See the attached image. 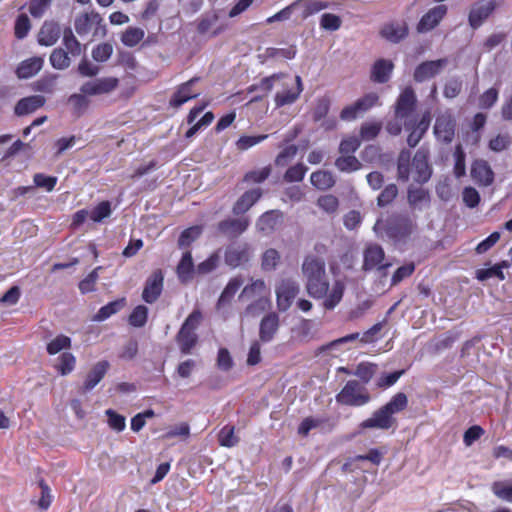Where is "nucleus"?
Masks as SVG:
<instances>
[{"label":"nucleus","instance_id":"30","mask_svg":"<svg viewBox=\"0 0 512 512\" xmlns=\"http://www.w3.org/2000/svg\"><path fill=\"white\" fill-rule=\"evenodd\" d=\"M45 103V98L41 95H32L18 101L15 106V114L18 116L33 113Z\"/></svg>","mask_w":512,"mask_h":512},{"label":"nucleus","instance_id":"41","mask_svg":"<svg viewBox=\"0 0 512 512\" xmlns=\"http://www.w3.org/2000/svg\"><path fill=\"white\" fill-rule=\"evenodd\" d=\"M335 166L342 172H353L361 168V163L353 155L342 154L336 159Z\"/></svg>","mask_w":512,"mask_h":512},{"label":"nucleus","instance_id":"50","mask_svg":"<svg viewBox=\"0 0 512 512\" xmlns=\"http://www.w3.org/2000/svg\"><path fill=\"white\" fill-rule=\"evenodd\" d=\"M318 207L327 214H334L339 207L338 198L331 194L320 196L317 200Z\"/></svg>","mask_w":512,"mask_h":512},{"label":"nucleus","instance_id":"28","mask_svg":"<svg viewBox=\"0 0 512 512\" xmlns=\"http://www.w3.org/2000/svg\"><path fill=\"white\" fill-rule=\"evenodd\" d=\"M279 327V316L276 313H269L260 323L259 336L263 342L273 339Z\"/></svg>","mask_w":512,"mask_h":512},{"label":"nucleus","instance_id":"36","mask_svg":"<svg viewBox=\"0 0 512 512\" xmlns=\"http://www.w3.org/2000/svg\"><path fill=\"white\" fill-rule=\"evenodd\" d=\"M261 197V190L259 188L245 192L240 199L235 203L233 212L235 214L245 213L249 208L258 201Z\"/></svg>","mask_w":512,"mask_h":512},{"label":"nucleus","instance_id":"59","mask_svg":"<svg viewBox=\"0 0 512 512\" xmlns=\"http://www.w3.org/2000/svg\"><path fill=\"white\" fill-rule=\"evenodd\" d=\"M511 145V138L508 134H498L489 141V149L493 152H502Z\"/></svg>","mask_w":512,"mask_h":512},{"label":"nucleus","instance_id":"17","mask_svg":"<svg viewBox=\"0 0 512 512\" xmlns=\"http://www.w3.org/2000/svg\"><path fill=\"white\" fill-rule=\"evenodd\" d=\"M381 329H382V325L380 323H377V324L373 325L370 329H368L366 332H364L363 334L356 332V333H351L349 335L340 337L336 340H333L325 346V349L333 350L340 345L354 342L356 340H359L361 343H365V344L373 342L374 335L377 334Z\"/></svg>","mask_w":512,"mask_h":512},{"label":"nucleus","instance_id":"2","mask_svg":"<svg viewBox=\"0 0 512 512\" xmlns=\"http://www.w3.org/2000/svg\"><path fill=\"white\" fill-rule=\"evenodd\" d=\"M302 273L306 278V288L310 296L322 298L328 292L325 279V263L315 256H307L302 264Z\"/></svg>","mask_w":512,"mask_h":512},{"label":"nucleus","instance_id":"58","mask_svg":"<svg viewBox=\"0 0 512 512\" xmlns=\"http://www.w3.org/2000/svg\"><path fill=\"white\" fill-rule=\"evenodd\" d=\"M106 416L108 417V425L111 429L121 432L126 427V419L123 415L116 413L112 409H108L105 411Z\"/></svg>","mask_w":512,"mask_h":512},{"label":"nucleus","instance_id":"39","mask_svg":"<svg viewBox=\"0 0 512 512\" xmlns=\"http://www.w3.org/2000/svg\"><path fill=\"white\" fill-rule=\"evenodd\" d=\"M68 103L72 106L74 115L77 117L82 116L90 105L89 97L83 92L71 94L68 98Z\"/></svg>","mask_w":512,"mask_h":512},{"label":"nucleus","instance_id":"20","mask_svg":"<svg viewBox=\"0 0 512 512\" xmlns=\"http://www.w3.org/2000/svg\"><path fill=\"white\" fill-rule=\"evenodd\" d=\"M396 420L383 407L376 410L372 416L359 425L361 429H382L387 430L394 426Z\"/></svg>","mask_w":512,"mask_h":512},{"label":"nucleus","instance_id":"63","mask_svg":"<svg viewBox=\"0 0 512 512\" xmlns=\"http://www.w3.org/2000/svg\"><path fill=\"white\" fill-rule=\"evenodd\" d=\"M375 371L376 365L368 362H362L357 366L354 375L360 378L363 382L368 383L373 377Z\"/></svg>","mask_w":512,"mask_h":512},{"label":"nucleus","instance_id":"37","mask_svg":"<svg viewBox=\"0 0 512 512\" xmlns=\"http://www.w3.org/2000/svg\"><path fill=\"white\" fill-rule=\"evenodd\" d=\"M242 284L243 280L240 276L230 279L218 299L217 307L221 308L226 304H229Z\"/></svg>","mask_w":512,"mask_h":512},{"label":"nucleus","instance_id":"10","mask_svg":"<svg viewBox=\"0 0 512 512\" xmlns=\"http://www.w3.org/2000/svg\"><path fill=\"white\" fill-rule=\"evenodd\" d=\"M283 90L278 91L275 95L274 101L277 107L291 105L299 98L303 91V83L300 76L295 77V84L287 76L282 81Z\"/></svg>","mask_w":512,"mask_h":512},{"label":"nucleus","instance_id":"62","mask_svg":"<svg viewBox=\"0 0 512 512\" xmlns=\"http://www.w3.org/2000/svg\"><path fill=\"white\" fill-rule=\"evenodd\" d=\"M219 261H220L219 253L215 252L212 255H210L206 260L201 262L197 266L196 271L199 274H208V273L214 271L218 267Z\"/></svg>","mask_w":512,"mask_h":512},{"label":"nucleus","instance_id":"47","mask_svg":"<svg viewBox=\"0 0 512 512\" xmlns=\"http://www.w3.org/2000/svg\"><path fill=\"white\" fill-rule=\"evenodd\" d=\"M71 347V339L65 335H58L47 344V352L49 355H55L62 350Z\"/></svg>","mask_w":512,"mask_h":512},{"label":"nucleus","instance_id":"60","mask_svg":"<svg viewBox=\"0 0 512 512\" xmlns=\"http://www.w3.org/2000/svg\"><path fill=\"white\" fill-rule=\"evenodd\" d=\"M397 194L398 188L395 184L387 185L377 198L378 206H387L396 198Z\"/></svg>","mask_w":512,"mask_h":512},{"label":"nucleus","instance_id":"27","mask_svg":"<svg viewBox=\"0 0 512 512\" xmlns=\"http://www.w3.org/2000/svg\"><path fill=\"white\" fill-rule=\"evenodd\" d=\"M283 215L281 212L272 210L265 212L258 220L257 227L260 231L269 234L282 224Z\"/></svg>","mask_w":512,"mask_h":512},{"label":"nucleus","instance_id":"21","mask_svg":"<svg viewBox=\"0 0 512 512\" xmlns=\"http://www.w3.org/2000/svg\"><path fill=\"white\" fill-rule=\"evenodd\" d=\"M471 177L478 185L487 187L494 181V172L487 161L478 159L472 163Z\"/></svg>","mask_w":512,"mask_h":512},{"label":"nucleus","instance_id":"61","mask_svg":"<svg viewBox=\"0 0 512 512\" xmlns=\"http://www.w3.org/2000/svg\"><path fill=\"white\" fill-rule=\"evenodd\" d=\"M341 18L335 14L325 13L321 16L320 26L324 30L336 31L341 27Z\"/></svg>","mask_w":512,"mask_h":512},{"label":"nucleus","instance_id":"40","mask_svg":"<svg viewBox=\"0 0 512 512\" xmlns=\"http://www.w3.org/2000/svg\"><path fill=\"white\" fill-rule=\"evenodd\" d=\"M125 305L124 299L112 301L107 305L101 307L99 311L94 315L93 320L97 322L104 321L110 316L120 311Z\"/></svg>","mask_w":512,"mask_h":512},{"label":"nucleus","instance_id":"64","mask_svg":"<svg viewBox=\"0 0 512 512\" xmlns=\"http://www.w3.org/2000/svg\"><path fill=\"white\" fill-rule=\"evenodd\" d=\"M113 53V47L109 43L97 45L92 51V57L97 62L107 61Z\"/></svg>","mask_w":512,"mask_h":512},{"label":"nucleus","instance_id":"1","mask_svg":"<svg viewBox=\"0 0 512 512\" xmlns=\"http://www.w3.org/2000/svg\"><path fill=\"white\" fill-rule=\"evenodd\" d=\"M432 176V166L429 163V150L425 147L419 148L411 163V153L402 150L397 161L398 180L407 182L412 178L415 182L423 184L429 181Z\"/></svg>","mask_w":512,"mask_h":512},{"label":"nucleus","instance_id":"19","mask_svg":"<svg viewBox=\"0 0 512 512\" xmlns=\"http://www.w3.org/2000/svg\"><path fill=\"white\" fill-rule=\"evenodd\" d=\"M384 257L385 254L381 246L377 244H369L364 251L363 268L365 270H382L391 266L390 263H383Z\"/></svg>","mask_w":512,"mask_h":512},{"label":"nucleus","instance_id":"18","mask_svg":"<svg viewBox=\"0 0 512 512\" xmlns=\"http://www.w3.org/2000/svg\"><path fill=\"white\" fill-rule=\"evenodd\" d=\"M164 275L162 270H155L146 280L142 298L147 303H154L163 289Z\"/></svg>","mask_w":512,"mask_h":512},{"label":"nucleus","instance_id":"22","mask_svg":"<svg viewBox=\"0 0 512 512\" xmlns=\"http://www.w3.org/2000/svg\"><path fill=\"white\" fill-rule=\"evenodd\" d=\"M430 125V113L423 114L421 119L414 124H405V128L409 131L407 137V144L414 148L421 141Z\"/></svg>","mask_w":512,"mask_h":512},{"label":"nucleus","instance_id":"3","mask_svg":"<svg viewBox=\"0 0 512 512\" xmlns=\"http://www.w3.org/2000/svg\"><path fill=\"white\" fill-rule=\"evenodd\" d=\"M375 233L381 237H387L395 243L405 241L415 229V223L402 216L391 217L387 221L379 219L374 227Z\"/></svg>","mask_w":512,"mask_h":512},{"label":"nucleus","instance_id":"16","mask_svg":"<svg viewBox=\"0 0 512 512\" xmlns=\"http://www.w3.org/2000/svg\"><path fill=\"white\" fill-rule=\"evenodd\" d=\"M101 17L98 13H84L76 17L74 26L77 34L81 37L91 33L96 34L101 24Z\"/></svg>","mask_w":512,"mask_h":512},{"label":"nucleus","instance_id":"35","mask_svg":"<svg viewBox=\"0 0 512 512\" xmlns=\"http://www.w3.org/2000/svg\"><path fill=\"white\" fill-rule=\"evenodd\" d=\"M195 267L192 259V255L190 251H186L178 266H177V275L179 280L182 283H188L192 280L194 275Z\"/></svg>","mask_w":512,"mask_h":512},{"label":"nucleus","instance_id":"38","mask_svg":"<svg viewBox=\"0 0 512 512\" xmlns=\"http://www.w3.org/2000/svg\"><path fill=\"white\" fill-rule=\"evenodd\" d=\"M311 184L319 190H328L335 184L334 176L331 172L318 170L310 176Z\"/></svg>","mask_w":512,"mask_h":512},{"label":"nucleus","instance_id":"4","mask_svg":"<svg viewBox=\"0 0 512 512\" xmlns=\"http://www.w3.org/2000/svg\"><path fill=\"white\" fill-rule=\"evenodd\" d=\"M240 300L256 299L246 308V314L256 315L264 311L270 304L269 289L264 280L255 279L244 286L239 295Z\"/></svg>","mask_w":512,"mask_h":512},{"label":"nucleus","instance_id":"25","mask_svg":"<svg viewBox=\"0 0 512 512\" xmlns=\"http://www.w3.org/2000/svg\"><path fill=\"white\" fill-rule=\"evenodd\" d=\"M294 10L300 11V16L303 19L308 18L324 9L330 7L328 1L323 0H296L293 2Z\"/></svg>","mask_w":512,"mask_h":512},{"label":"nucleus","instance_id":"26","mask_svg":"<svg viewBox=\"0 0 512 512\" xmlns=\"http://www.w3.org/2000/svg\"><path fill=\"white\" fill-rule=\"evenodd\" d=\"M249 226V220L246 217L238 219H229L219 223L218 230L228 236L237 237L242 234Z\"/></svg>","mask_w":512,"mask_h":512},{"label":"nucleus","instance_id":"45","mask_svg":"<svg viewBox=\"0 0 512 512\" xmlns=\"http://www.w3.org/2000/svg\"><path fill=\"white\" fill-rule=\"evenodd\" d=\"M201 233V226H192L185 229L178 239V246L181 249L189 247L196 239L199 238Z\"/></svg>","mask_w":512,"mask_h":512},{"label":"nucleus","instance_id":"48","mask_svg":"<svg viewBox=\"0 0 512 512\" xmlns=\"http://www.w3.org/2000/svg\"><path fill=\"white\" fill-rule=\"evenodd\" d=\"M491 490L499 499L512 503V484L505 481H496Z\"/></svg>","mask_w":512,"mask_h":512},{"label":"nucleus","instance_id":"9","mask_svg":"<svg viewBox=\"0 0 512 512\" xmlns=\"http://www.w3.org/2000/svg\"><path fill=\"white\" fill-rule=\"evenodd\" d=\"M456 122L449 110L439 111L435 124L433 127V133L436 139L443 143L452 142L455 135Z\"/></svg>","mask_w":512,"mask_h":512},{"label":"nucleus","instance_id":"33","mask_svg":"<svg viewBox=\"0 0 512 512\" xmlns=\"http://www.w3.org/2000/svg\"><path fill=\"white\" fill-rule=\"evenodd\" d=\"M43 66V60L40 57H33L24 60L16 69V74L20 79H28L36 75Z\"/></svg>","mask_w":512,"mask_h":512},{"label":"nucleus","instance_id":"6","mask_svg":"<svg viewBox=\"0 0 512 512\" xmlns=\"http://www.w3.org/2000/svg\"><path fill=\"white\" fill-rule=\"evenodd\" d=\"M336 400L339 404L348 406H363L370 400L365 387L355 380L348 381L342 390L337 394Z\"/></svg>","mask_w":512,"mask_h":512},{"label":"nucleus","instance_id":"43","mask_svg":"<svg viewBox=\"0 0 512 512\" xmlns=\"http://www.w3.org/2000/svg\"><path fill=\"white\" fill-rule=\"evenodd\" d=\"M408 404L407 396L404 393L395 394L383 408L393 417L394 414L403 411Z\"/></svg>","mask_w":512,"mask_h":512},{"label":"nucleus","instance_id":"5","mask_svg":"<svg viewBox=\"0 0 512 512\" xmlns=\"http://www.w3.org/2000/svg\"><path fill=\"white\" fill-rule=\"evenodd\" d=\"M202 320V313L194 310L182 324L178 334L177 342L183 354H189L197 343V334L195 330Z\"/></svg>","mask_w":512,"mask_h":512},{"label":"nucleus","instance_id":"11","mask_svg":"<svg viewBox=\"0 0 512 512\" xmlns=\"http://www.w3.org/2000/svg\"><path fill=\"white\" fill-rule=\"evenodd\" d=\"M448 7L445 4H438L428 9L419 19L416 30L418 33H428L435 29L446 17Z\"/></svg>","mask_w":512,"mask_h":512},{"label":"nucleus","instance_id":"57","mask_svg":"<svg viewBox=\"0 0 512 512\" xmlns=\"http://www.w3.org/2000/svg\"><path fill=\"white\" fill-rule=\"evenodd\" d=\"M148 317V308L143 305H139L134 308L130 317L129 323L134 327H142L145 325Z\"/></svg>","mask_w":512,"mask_h":512},{"label":"nucleus","instance_id":"8","mask_svg":"<svg viewBox=\"0 0 512 512\" xmlns=\"http://www.w3.org/2000/svg\"><path fill=\"white\" fill-rule=\"evenodd\" d=\"M501 4V0H477L470 8L468 15L469 25L473 29L479 28Z\"/></svg>","mask_w":512,"mask_h":512},{"label":"nucleus","instance_id":"34","mask_svg":"<svg viewBox=\"0 0 512 512\" xmlns=\"http://www.w3.org/2000/svg\"><path fill=\"white\" fill-rule=\"evenodd\" d=\"M393 63L390 60L379 59L377 60L371 72V78L373 81L378 83H385L390 78V75L393 70Z\"/></svg>","mask_w":512,"mask_h":512},{"label":"nucleus","instance_id":"13","mask_svg":"<svg viewBox=\"0 0 512 512\" xmlns=\"http://www.w3.org/2000/svg\"><path fill=\"white\" fill-rule=\"evenodd\" d=\"M448 65V59L426 61L418 65L414 71V80L423 82L441 73Z\"/></svg>","mask_w":512,"mask_h":512},{"label":"nucleus","instance_id":"49","mask_svg":"<svg viewBox=\"0 0 512 512\" xmlns=\"http://www.w3.org/2000/svg\"><path fill=\"white\" fill-rule=\"evenodd\" d=\"M76 364V358L72 353L64 352L59 357V363L56 365V369L61 375H67L71 373Z\"/></svg>","mask_w":512,"mask_h":512},{"label":"nucleus","instance_id":"14","mask_svg":"<svg viewBox=\"0 0 512 512\" xmlns=\"http://www.w3.org/2000/svg\"><path fill=\"white\" fill-rule=\"evenodd\" d=\"M250 247L247 243H232L225 250V263L233 268L250 259Z\"/></svg>","mask_w":512,"mask_h":512},{"label":"nucleus","instance_id":"46","mask_svg":"<svg viewBox=\"0 0 512 512\" xmlns=\"http://www.w3.org/2000/svg\"><path fill=\"white\" fill-rule=\"evenodd\" d=\"M144 30L137 27H129L122 34L121 40L125 46H136L144 37Z\"/></svg>","mask_w":512,"mask_h":512},{"label":"nucleus","instance_id":"56","mask_svg":"<svg viewBox=\"0 0 512 512\" xmlns=\"http://www.w3.org/2000/svg\"><path fill=\"white\" fill-rule=\"evenodd\" d=\"M280 262V254L275 249H267L262 256V268L266 271L274 270Z\"/></svg>","mask_w":512,"mask_h":512},{"label":"nucleus","instance_id":"7","mask_svg":"<svg viewBox=\"0 0 512 512\" xmlns=\"http://www.w3.org/2000/svg\"><path fill=\"white\" fill-rule=\"evenodd\" d=\"M300 291L299 284L288 278L281 279L275 287L277 308L287 311Z\"/></svg>","mask_w":512,"mask_h":512},{"label":"nucleus","instance_id":"51","mask_svg":"<svg viewBox=\"0 0 512 512\" xmlns=\"http://www.w3.org/2000/svg\"><path fill=\"white\" fill-rule=\"evenodd\" d=\"M219 444L223 447H234L239 442V438L235 435L234 427L224 426L218 436Z\"/></svg>","mask_w":512,"mask_h":512},{"label":"nucleus","instance_id":"42","mask_svg":"<svg viewBox=\"0 0 512 512\" xmlns=\"http://www.w3.org/2000/svg\"><path fill=\"white\" fill-rule=\"evenodd\" d=\"M344 284L341 281H335V283L332 286V289L330 290L329 294L327 295L324 306L326 309H333L342 299L343 293H344Z\"/></svg>","mask_w":512,"mask_h":512},{"label":"nucleus","instance_id":"29","mask_svg":"<svg viewBox=\"0 0 512 512\" xmlns=\"http://www.w3.org/2000/svg\"><path fill=\"white\" fill-rule=\"evenodd\" d=\"M61 29L57 23L45 22L38 34V42L44 46L54 45L60 37Z\"/></svg>","mask_w":512,"mask_h":512},{"label":"nucleus","instance_id":"53","mask_svg":"<svg viewBox=\"0 0 512 512\" xmlns=\"http://www.w3.org/2000/svg\"><path fill=\"white\" fill-rule=\"evenodd\" d=\"M63 44L67 49V53L73 56L80 55L81 53V45L79 41L73 35V32L70 28L64 31Z\"/></svg>","mask_w":512,"mask_h":512},{"label":"nucleus","instance_id":"52","mask_svg":"<svg viewBox=\"0 0 512 512\" xmlns=\"http://www.w3.org/2000/svg\"><path fill=\"white\" fill-rule=\"evenodd\" d=\"M51 65L58 70H63L70 65V58L68 53L63 49H55L50 55Z\"/></svg>","mask_w":512,"mask_h":512},{"label":"nucleus","instance_id":"24","mask_svg":"<svg viewBox=\"0 0 512 512\" xmlns=\"http://www.w3.org/2000/svg\"><path fill=\"white\" fill-rule=\"evenodd\" d=\"M416 97L412 88H405L400 94L395 109L397 118L407 117L415 108Z\"/></svg>","mask_w":512,"mask_h":512},{"label":"nucleus","instance_id":"32","mask_svg":"<svg viewBox=\"0 0 512 512\" xmlns=\"http://www.w3.org/2000/svg\"><path fill=\"white\" fill-rule=\"evenodd\" d=\"M408 203L415 210H423L430 205V194L423 188L408 189Z\"/></svg>","mask_w":512,"mask_h":512},{"label":"nucleus","instance_id":"12","mask_svg":"<svg viewBox=\"0 0 512 512\" xmlns=\"http://www.w3.org/2000/svg\"><path fill=\"white\" fill-rule=\"evenodd\" d=\"M118 84L119 80L116 77L94 78L84 82L79 90L87 97L100 96L111 93L117 88Z\"/></svg>","mask_w":512,"mask_h":512},{"label":"nucleus","instance_id":"44","mask_svg":"<svg viewBox=\"0 0 512 512\" xmlns=\"http://www.w3.org/2000/svg\"><path fill=\"white\" fill-rule=\"evenodd\" d=\"M384 454V450L372 448L364 455H357L355 457L350 458L348 464L353 465L358 461H369L372 464L378 466L381 463Z\"/></svg>","mask_w":512,"mask_h":512},{"label":"nucleus","instance_id":"23","mask_svg":"<svg viewBox=\"0 0 512 512\" xmlns=\"http://www.w3.org/2000/svg\"><path fill=\"white\" fill-rule=\"evenodd\" d=\"M197 81L198 78H192L189 81L181 84L171 97L169 101L170 106L179 108L187 101L198 97L200 93L193 90V86Z\"/></svg>","mask_w":512,"mask_h":512},{"label":"nucleus","instance_id":"55","mask_svg":"<svg viewBox=\"0 0 512 512\" xmlns=\"http://www.w3.org/2000/svg\"><path fill=\"white\" fill-rule=\"evenodd\" d=\"M57 177L48 176L43 173H36L33 177V182L36 187L43 188L47 192H51L54 190L57 184Z\"/></svg>","mask_w":512,"mask_h":512},{"label":"nucleus","instance_id":"31","mask_svg":"<svg viewBox=\"0 0 512 512\" xmlns=\"http://www.w3.org/2000/svg\"><path fill=\"white\" fill-rule=\"evenodd\" d=\"M109 367L110 364L106 360L97 362L86 377L84 389L87 391L92 390L103 379Z\"/></svg>","mask_w":512,"mask_h":512},{"label":"nucleus","instance_id":"54","mask_svg":"<svg viewBox=\"0 0 512 512\" xmlns=\"http://www.w3.org/2000/svg\"><path fill=\"white\" fill-rule=\"evenodd\" d=\"M102 269L101 266L96 267L91 273H89L79 283V290L82 294H86L95 290L96 282L99 278V271Z\"/></svg>","mask_w":512,"mask_h":512},{"label":"nucleus","instance_id":"15","mask_svg":"<svg viewBox=\"0 0 512 512\" xmlns=\"http://www.w3.org/2000/svg\"><path fill=\"white\" fill-rule=\"evenodd\" d=\"M382 38L391 43H399L408 35V25L404 20H392L385 23L380 29Z\"/></svg>","mask_w":512,"mask_h":512}]
</instances>
